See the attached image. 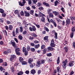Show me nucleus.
Returning a JSON list of instances; mask_svg holds the SVG:
<instances>
[{"label":"nucleus","mask_w":75,"mask_h":75,"mask_svg":"<svg viewBox=\"0 0 75 75\" xmlns=\"http://www.w3.org/2000/svg\"><path fill=\"white\" fill-rule=\"evenodd\" d=\"M44 63H45V61L44 59H41L40 61L38 60L37 62L36 66L38 67H40L41 64H43Z\"/></svg>","instance_id":"nucleus-1"},{"label":"nucleus","mask_w":75,"mask_h":75,"mask_svg":"<svg viewBox=\"0 0 75 75\" xmlns=\"http://www.w3.org/2000/svg\"><path fill=\"white\" fill-rule=\"evenodd\" d=\"M29 29L30 31H36V28L35 26H33L32 27H30Z\"/></svg>","instance_id":"nucleus-2"},{"label":"nucleus","mask_w":75,"mask_h":75,"mask_svg":"<svg viewBox=\"0 0 75 75\" xmlns=\"http://www.w3.org/2000/svg\"><path fill=\"white\" fill-rule=\"evenodd\" d=\"M11 44L12 45L13 47L14 48H16L17 47V45H16V44L14 42H12V41H11Z\"/></svg>","instance_id":"nucleus-3"},{"label":"nucleus","mask_w":75,"mask_h":75,"mask_svg":"<svg viewBox=\"0 0 75 75\" xmlns=\"http://www.w3.org/2000/svg\"><path fill=\"white\" fill-rule=\"evenodd\" d=\"M50 22H51V23H53V24H54V27H57V23H56L55 22H54V21H53V20L51 19V20H50Z\"/></svg>","instance_id":"nucleus-4"},{"label":"nucleus","mask_w":75,"mask_h":75,"mask_svg":"<svg viewBox=\"0 0 75 75\" xmlns=\"http://www.w3.org/2000/svg\"><path fill=\"white\" fill-rule=\"evenodd\" d=\"M70 19H67L66 21V25L67 26V24H68V25H69L70 24Z\"/></svg>","instance_id":"nucleus-5"},{"label":"nucleus","mask_w":75,"mask_h":75,"mask_svg":"<svg viewBox=\"0 0 75 75\" xmlns=\"http://www.w3.org/2000/svg\"><path fill=\"white\" fill-rule=\"evenodd\" d=\"M25 17H29L30 16V13L27 11H24Z\"/></svg>","instance_id":"nucleus-6"},{"label":"nucleus","mask_w":75,"mask_h":75,"mask_svg":"<svg viewBox=\"0 0 75 75\" xmlns=\"http://www.w3.org/2000/svg\"><path fill=\"white\" fill-rule=\"evenodd\" d=\"M73 63H74V62H73V61H70L69 63V66L71 67H72L73 65H74Z\"/></svg>","instance_id":"nucleus-7"},{"label":"nucleus","mask_w":75,"mask_h":75,"mask_svg":"<svg viewBox=\"0 0 75 75\" xmlns=\"http://www.w3.org/2000/svg\"><path fill=\"white\" fill-rule=\"evenodd\" d=\"M47 50H49V51H52L54 50V48L52 47H47Z\"/></svg>","instance_id":"nucleus-8"},{"label":"nucleus","mask_w":75,"mask_h":75,"mask_svg":"<svg viewBox=\"0 0 75 75\" xmlns=\"http://www.w3.org/2000/svg\"><path fill=\"white\" fill-rule=\"evenodd\" d=\"M41 21L43 22V23H45V18L44 17H42L40 19Z\"/></svg>","instance_id":"nucleus-9"},{"label":"nucleus","mask_w":75,"mask_h":75,"mask_svg":"<svg viewBox=\"0 0 75 75\" xmlns=\"http://www.w3.org/2000/svg\"><path fill=\"white\" fill-rule=\"evenodd\" d=\"M43 5H44L45 6H47V7H49V6H50V4L45 2H43Z\"/></svg>","instance_id":"nucleus-10"},{"label":"nucleus","mask_w":75,"mask_h":75,"mask_svg":"<svg viewBox=\"0 0 75 75\" xmlns=\"http://www.w3.org/2000/svg\"><path fill=\"white\" fill-rule=\"evenodd\" d=\"M57 70L58 73H61V70L60 69L59 67H57Z\"/></svg>","instance_id":"nucleus-11"},{"label":"nucleus","mask_w":75,"mask_h":75,"mask_svg":"<svg viewBox=\"0 0 75 75\" xmlns=\"http://www.w3.org/2000/svg\"><path fill=\"white\" fill-rule=\"evenodd\" d=\"M52 11V9L49 8L47 10V13L48 14H49L50 13H51V11Z\"/></svg>","instance_id":"nucleus-12"},{"label":"nucleus","mask_w":75,"mask_h":75,"mask_svg":"<svg viewBox=\"0 0 75 75\" xmlns=\"http://www.w3.org/2000/svg\"><path fill=\"white\" fill-rule=\"evenodd\" d=\"M33 61V59L32 58H30L28 60V63L29 64H31Z\"/></svg>","instance_id":"nucleus-13"},{"label":"nucleus","mask_w":75,"mask_h":75,"mask_svg":"<svg viewBox=\"0 0 75 75\" xmlns=\"http://www.w3.org/2000/svg\"><path fill=\"white\" fill-rule=\"evenodd\" d=\"M55 35L54 38L55 39H58V33L56 32H54Z\"/></svg>","instance_id":"nucleus-14"},{"label":"nucleus","mask_w":75,"mask_h":75,"mask_svg":"<svg viewBox=\"0 0 75 75\" xmlns=\"http://www.w3.org/2000/svg\"><path fill=\"white\" fill-rule=\"evenodd\" d=\"M68 62V59H65V61L63 62V64H64V65H67V63Z\"/></svg>","instance_id":"nucleus-15"},{"label":"nucleus","mask_w":75,"mask_h":75,"mask_svg":"<svg viewBox=\"0 0 75 75\" xmlns=\"http://www.w3.org/2000/svg\"><path fill=\"white\" fill-rule=\"evenodd\" d=\"M49 17H51V18H53L54 17V15L52 13H50L49 14Z\"/></svg>","instance_id":"nucleus-16"},{"label":"nucleus","mask_w":75,"mask_h":75,"mask_svg":"<svg viewBox=\"0 0 75 75\" xmlns=\"http://www.w3.org/2000/svg\"><path fill=\"white\" fill-rule=\"evenodd\" d=\"M34 47L36 49H38L40 47V45L39 44L35 45Z\"/></svg>","instance_id":"nucleus-17"},{"label":"nucleus","mask_w":75,"mask_h":75,"mask_svg":"<svg viewBox=\"0 0 75 75\" xmlns=\"http://www.w3.org/2000/svg\"><path fill=\"white\" fill-rule=\"evenodd\" d=\"M52 13H53V14H54L55 16H57L58 15V12L56 11H53L52 12Z\"/></svg>","instance_id":"nucleus-18"},{"label":"nucleus","mask_w":75,"mask_h":75,"mask_svg":"<svg viewBox=\"0 0 75 75\" xmlns=\"http://www.w3.org/2000/svg\"><path fill=\"white\" fill-rule=\"evenodd\" d=\"M57 64H59V62H60V60L59 59V57L57 58Z\"/></svg>","instance_id":"nucleus-19"},{"label":"nucleus","mask_w":75,"mask_h":75,"mask_svg":"<svg viewBox=\"0 0 75 75\" xmlns=\"http://www.w3.org/2000/svg\"><path fill=\"white\" fill-rule=\"evenodd\" d=\"M39 15L40 16V17H45V15L43 13H40L39 14Z\"/></svg>","instance_id":"nucleus-20"},{"label":"nucleus","mask_w":75,"mask_h":75,"mask_svg":"<svg viewBox=\"0 0 75 75\" xmlns=\"http://www.w3.org/2000/svg\"><path fill=\"white\" fill-rule=\"evenodd\" d=\"M72 33H74L75 31V27H73L71 29Z\"/></svg>","instance_id":"nucleus-21"},{"label":"nucleus","mask_w":75,"mask_h":75,"mask_svg":"<svg viewBox=\"0 0 75 75\" xmlns=\"http://www.w3.org/2000/svg\"><path fill=\"white\" fill-rule=\"evenodd\" d=\"M74 32H71V33L70 34V35L71 38H72L74 37Z\"/></svg>","instance_id":"nucleus-22"},{"label":"nucleus","mask_w":75,"mask_h":75,"mask_svg":"<svg viewBox=\"0 0 75 75\" xmlns=\"http://www.w3.org/2000/svg\"><path fill=\"white\" fill-rule=\"evenodd\" d=\"M35 64L34 63H33L32 64L30 65V67L32 68H33V67L35 66Z\"/></svg>","instance_id":"nucleus-23"},{"label":"nucleus","mask_w":75,"mask_h":75,"mask_svg":"<svg viewBox=\"0 0 75 75\" xmlns=\"http://www.w3.org/2000/svg\"><path fill=\"white\" fill-rule=\"evenodd\" d=\"M13 25H10L9 26V28L10 30H13Z\"/></svg>","instance_id":"nucleus-24"},{"label":"nucleus","mask_w":75,"mask_h":75,"mask_svg":"<svg viewBox=\"0 0 75 75\" xmlns=\"http://www.w3.org/2000/svg\"><path fill=\"white\" fill-rule=\"evenodd\" d=\"M21 64L22 65H27V62L25 61H23L22 62Z\"/></svg>","instance_id":"nucleus-25"},{"label":"nucleus","mask_w":75,"mask_h":75,"mask_svg":"<svg viewBox=\"0 0 75 75\" xmlns=\"http://www.w3.org/2000/svg\"><path fill=\"white\" fill-rule=\"evenodd\" d=\"M50 46L52 47H55V44H54V43H51Z\"/></svg>","instance_id":"nucleus-26"},{"label":"nucleus","mask_w":75,"mask_h":75,"mask_svg":"<svg viewBox=\"0 0 75 75\" xmlns=\"http://www.w3.org/2000/svg\"><path fill=\"white\" fill-rule=\"evenodd\" d=\"M20 49L19 48H17L15 49V52H19V51H20Z\"/></svg>","instance_id":"nucleus-27"},{"label":"nucleus","mask_w":75,"mask_h":75,"mask_svg":"<svg viewBox=\"0 0 75 75\" xmlns=\"http://www.w3.org/2000/svg\"><path fill=\"white\" fill-rule=\"evenodd\" d=\"M44 29H45L46 31H47V32H49V31H50V30H49V29H48V28L46 27H44Z\"/></svg>","instance_id":"nucleus-28"},{"label":"nucleus","mask_w":75,"mask_h":75,"mask_svg":"<svg viewBox=\"0 0 75 75\" xmlns=\"http://www.w3.org/2000/svg\"><path fill=\"white\" fill-rule=\"evenodd\" d=\"M31 73L32 74H34L35 73V70L34 69H33L31 70Z\"/></svg>","instance_id":"nucleus-29"},{"label":"nucleus","mask_w":75,"mask_h":75,"mask_svg":"<svg viewBox=\"0 0 75 75\" xmlns=\"http://www.w3.org/2000/svg\"><path fill=\"white\" fill-rule=\"evenodd\" d=\"M64 49H65L66 52H68V47H64Z\"/></svg>","instance_id":"nucleus-30"},{"label":"nucleus","mask_w":75,"mask_h":75,"mask_svg":"<svg viewBox=\"0 0 75 75\" xmlns=\"http://www.w3.org/2000/svg\"><path fill=\"white\" fill-rule=\"evenodd\" d=\"M0 12L1 13H4V11L2 8H0Z\"/></svg>","instance_id":"nucleus-31"},{"label":"nucleus","mask_w":75,"mask_h":75,"mask_svg":"<svg viewBox=\"0 0 75 75\" xmlns=\"http://www.w3.org/2000/svg\"><path fill=\"white\" fill-rule=\"evenodd\" d=\"M18 38L20 40H22L23 39V36L21 35H19L18 36Z\"/></svg>","instance_id":"nucleus-32"},{"label":"nucleus","mask_w":75,"mask_h":75,"mask_svg":"<svg viewBox=\"0 0 75 75\" xmlns=\"http://www.w3.org/2000/svg\"><path fill=\"white\" fill-rule=\"evenodd\" d=\"M19 28H20V32L21 33H22L23 31V27H20Z\"/></svg>","instance_id":"nucleus-33"},{"label":"nucleus","mask_w":75,"mask_h":75,"mask_svg":"<svg viewBox=\"0 0 75 75\" xmlns=\"http://www.w3.org/2000/svg\"><path fill=\"white\" fill-rule=\"evenodd\" d=\"M30 50L32 52H35V48H31L30 49Z\"/></svg>","instance_id":"nucleus-34"},{"label":"nucleus","mask_w":75,"mask_h":75,"mask_svg":"<svg viewBox=\"0 0 75 75\" xmlns=\"http://www.w3.org/2000/svg\"><path fill=\"white\" fill-rule=\"evenodd\" d=\"M18 28H16V30L15 31V33H16V34H17V33H19V32L18 31Z\"/></svg>","instance_id":"nucleus-35"},{"label":"nucleus","mask_w":75,"mask_h":75,"mask_svg":"<svg viewBox=\"0 0 75 75\" xmlns=\"http://www.w3.org/2000/svg\"><path fill=\"white\" fill-rule=\"evenodd\" d=\"M23 72L22 71H20L19 72V73H18V75H21L23 74Z\"/></svg>","instance_id":"nucleus-36"},{"label":"nucleus","mask_w":75,"mask_h":75,"mask_svg":"<svg viewBox=\"0 0 75 75\" xmlns=\"http://www.w3.org/2000/svg\"><path fill=\"white\" fill-rule=\"evenodd\" d=\"M27 51L26 50V48L25 47H23V52H25V51Z\"/></svg>","instance_id":"nucleus-37"},{"label":"nucleus","mask_w":75,"mask_h":75,"mask_svg":"<svg viewBox=\"0 0 75 75\" xmlns=\"http://www.w3.org/2000/svg\"><path fill=\"white\" fill-rule=\"evenodd\" d=\"M34 24L38 28H40V25L36 24V23H34Z\"/></svg>","instance_id":"nucleus-38"},{"label":"nucleus","mask_w":75,"mask_h":75,"mask_svg":"<svg viewBox=\"0 0 75 75\" xmlns=\"http://www.w3.org/2000/svg\"><path fill=\"white\" fill-rule=\"evenodd\" d=\"M23 59L22 57H20L19 59V61L20 62H23Z\"/></svg>","instance_id":"nucleus-39"},{"label":"nucleus","mask_w":75,"mask_h":75,"mask_svg":"<svg viewBox=\"0 0 75 75\" xmlns=\"http://www.w3.org/2000/svg\"><path fill=\"white\" fill-rule=\"evenodd\" d=\"M3 66H4V67H6V66L7 65V62H3Z\"/></svg>","instance_id":"nucleus-40"},{"label":"nucleus","mask_w":75,"mask_h":75,"mask_svg":"<svg viewBox=\"0 0 75 75\" xmlns=\"http://www.w3.org/2000/svg\"><path fill=\"white\" fill-rule=\"evenodd\" d=\"M47 57H51L52 56V54H51V53H48L47 54Z\"/></svg>","instance_id":"nucleus-41"},{"label":"nucleus","mask_w":75,"mask_h":75,"mask_svg":"<svg viewBox=\"0 0 75 75\" xmlns=\"http://www.w3.org/2000/svg\"><path fill=\"white\" fill-rule=\"evenodd\" d=\"M70 18L72 20H75V17L73 16H71L70 17Z\"/></svg>","instance_id":"nucleus-42"},{"label":"nucleus","mask_w":75,"mask_h":75,"mask_svg":"<svg viewBox=\"0 0 75 75\" xmlns=\"http://www.w3.org/2000/svg\"><path fill=\"white\" fill-rule=\"evenodd\" d=\"M21 14L22 16H24V13L23 11H21Z\"/></svg>","instance_id":"nucleus-43"},{"label":"nucleus","mask_w":75,"mask_h":75,"mask_svg":"<svg viewBox=\"0 0 75 75\" xmlns=\"http://www.w3.org/2000/svg\"><path fill=\"white\" fill-rule=\"evenodd\" d=\"M32 36L34 37H37V35L35 33H33L32 34Z\"/></svg>","instance_id":"nucleus-44"},{"label":"nucleus","mask_w":75,"mask_h":75,"mask_svg":"<svg viewBox=\"0 0 75 75\" xmlns=\"http://www.w3.org/2000/svg\"><path fill=\"white\" fill-rule=\"evenodd\" d=\"M11 57L13 59H14V58H16V56L15 55H11Z\"/></svg>","instance_id":"nucleus-45"},{"label":"nucleus","mask_w":75,"mask_h":75,"mask_svg":"<svg viewBox=\"0 0 75 75\" xmlns=\"http://www.w3.org/2000/svg\"><path fill=\"white\" fill-rule=\"evenodd\" d=\"M14 13L16 14H18V10H16L14 11Z\"/></svg>","instance_id":"nucleus-46"},{"label":"nucleus","mask_w":75,"mask_h":75,"mask_svg":"<svg viewBox=\"0 0 75 75\" xmlns=\"http://www.w3.org/2000/svg\"><path fill=\"white\" fill-rule=\"evenodd\" d=\"M47 49L46 48H45L44 50L43 54H46L47 52Z\"/></svg>","instance_id":"nucleus-47"},{"label":"nucleus","mask_w":75,"mask_h":75,"mask_svg":"<svg viewBox=\"0 0 75 75\" xmlns=\"http://www.w3.org/2000/svg\"><path fill=\"white\" fill-rule=\"evenodd\" d=\"M58 3V1H56L55 2H54V6H57V4Z\"/></svg>","instance_id":"nucleus-48"},{"label":"nucleus","mask_w":75,"mask_h":75,"mask_svg":"<svg viewBox=\"0 0 75 75\" xmlns=\"http://www.w3.org/2000/svg\"><path fill=\"white\" fill-rule=\"evenodd\" d=\"M30 13L32 15H33L34 14V11L32 10H30Z\"/></svg>","instance_id":"nucleus-49"},{"label":"nucleus","mask_w":75,"mask_h":75,"mask_svg":"<svg viewBox=\"0 0 75 75\" xmlns=\"http://www.w3.org/2000/svg\"><path fill=\"white\" fill-rule=\"evenodd\" d=\"M45 45H42L41 48V49H42V50H44V48H45Z\"/></svg>","instance_id":"nucleus-50"},{"label":"nucleus","mask_w":75,"mask_h":75,"mask_svg":"<svg viewBox=\"0 0 75 75\" xmlns=\"http://www.w3.org/2000/svg\"><path fill=\"white\" fill-rule=\"evenodd\" d=\"M42 4L40 2H39L38 3L37 6H38V7H40V6H42Z\"/></svg>","instance_id":"nucleus-51"},{"label":"nucleus","mask_w":75,"mask_h":75,"mask_svg":"<svg viewBox=\"0 0 75 75\" xmlns=\"http://www.w3.org/2000/svg\"><path fill=\"white\" fill-rule=\"evenodd\" d=\"M12 34L14 37H16V33H15V31H14V30H13L12 32Z\"/></svg>","instance_id":"nucleus-52"},{"label":"nucleus","mask_w":75,"mask_h":75,"mask_svg":"<svg viewBox=\"0 0 75 75\" xmlns=\"http://www.w3.org/2000/svg\"><path fill=\"white\" fill-rule=\"evenodd\" d=\"M2 17H6V14L5 13H3L2 14Z\"/></svg>","instance_id":"nucleus-53"},{"label":"nucleus","mask_w":75,"mask_h":75,"mask_svg":"<svg viewBox=\"0 0 75 75\" xmlns=\"http://www.w3.org/2000/svg\"><path fill=\"white\" fill-rule=\"evenodd\" d=\"M23 52H25V55H28V51L27 50Z\"/></svg>","instance_id":"nucleus-54"},{"label":"nucleus","mask_w":75,"mask_h":75,"mask_svg":"<svg viewBox=\"0 0 75 75\" xmlns=\"http://www.w3.org/2000/svg\"><path fill=\"white\" fill-rule=\"evenodd\" d=\"M27 34V31L26 30H25L23 31V35H25Z\"/></svg>","instance_id":"nucleus-55"},{"label":"nucleus","mask_w":75,"mask_h":75,"mask_svg":"<svg viewBox=\"0 0 75 75\" xmlns=\"http://www.w3.org/2000/svg\"><path fill=\"white\" fill-rule=\"evenodd\" d=\"M29 39L30 40H31V41H32V40H33V39H34V37H32L31 36H30L29 37Z\"/></svg>","instance_id":"nucleus-56"},{"label":"nucleus","mask_w":75,"mask_h":75,"mask_svg":"<svg viewBox=\"0 0 75 75\" xmlns=\"http://www.w3.org/2000/svg\"><path fill=\"white\" fill-rule=\"evenodd\" d=\"M19 5H21V6H24V4L21 3V2H19Z\"/></svg>","instance_id":"nucleus-57"},{"label":"nucleus","mask_w":75,"mask_h":75,"mask_svg":"<svg viewBox=\"0 0 75 75\" xmlns=\"http://www.w3.org/2000/svg\"><path fill=\"white\" fill-rule=\"evenodd\" d=\"M7 52H8V53H11V50L10 49H7Z\"/></svg>","instance_id":"nucleus-58"},{"label":"nucleus","mask_w":75,"mask_h":75,"mask_svg":"<svg viewBox=\"0 0 75 75\" xmlns=\"http://www.w3.org/2000/svg\"><path fill=\"white\" fill-rule=\"evenodd\" d=\"M38 9H39V10H44V8H43L41 6Z\"/></svg>","instance_id":"nucleus-59"},{"label":"nucleus","mask_w":75,"mask_h":75,"mask_svg":"<svg viewBox=\"0 0 75 75\" xmlns=\"http://www.w3.org/2000/svg\"><path fill=\"white\" fill-rule=\"evenodd\" d=\"M61 10L63 11V13H65V10H64V7H62L61 8Z\"/></svg>","instance_id":"nucleus-60"},{"label":"nucleus","mask_w":75,"mask_h":75,"mask_svg":"<svg viewBox=\"0 0 75 75\" xmlns=\"http://www.w3.org/2000/svg\"><path fill=\"white\" fill-rule=\"evenodd\" d=\"M4 54H5V55H7V54H8V52L7 51H5L4 52Z\"/></svg>","instance_id":"nucleus-61"},{"label":"nucleus","mask_w":75,"mask_h":75,"mask_svg":"<svg viewBox=\"0 0 75 75\" xmlns=\"http://www.w3.org/2000/svg\"><path fill=\"white\" fill-rule=\"evenodd\" d=\"M48 36H46L44 37V39L45 40H48Z\"/></svg>","instance_id":"nucleus-62"},{"label":"nucleus","mask_w":75,"mask_h":75,"mask_svg":"<svg viewBox=\"0 0 75 75\" xmlns=\"http://www.w3.org/2000/svg\"><path fill=\"white\" fill-rule=\"evenodd\" d=\"M0 70L1 71H3V70H4V68H3L1 67H0Z\"/></svg>","instance_id":"nucleus-63"},{"label":"nucleus","mask_w":75,"mask_h":75,"mask_svg":"<svg viewBox=\"0 0 75 75\" xmlns=\"http://www.w3.org/2000/svg\"><path fill=\"white\" fill-rule=\"evenodd\" d=\"M73 46L74 48H75V42H73Z\"/></svg>","instance_id":"nucleus-64"}]
</instances>
